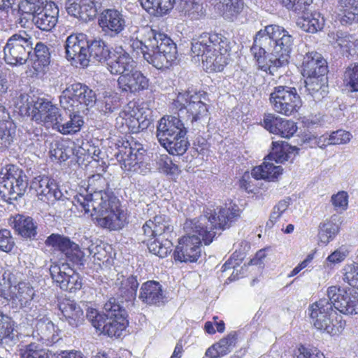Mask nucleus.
<instances>
[{
	"instance_id": "obj_36",
	"label": "nucleus",
	"mask_w": 358,
	"mask_h": 358,
	"mask_svg": "<svg viewBox=\"0 0 358 358\" xmlns=\"http://www.w3.org/2000/svg\"><path fill=\"white\" fill-rule=\"evenodd\" d=\"M305 84L306 91L315 102L321 101L329 93L326 76L306 78Z\"/></svg>"
},
{
	"instance_id": "obj_28",
	"label": "nucleus",
	"mask_w": 358,
	"mask_h": 358,
	"mask_svg": "<svg viewBox=\"0 0 358 358\" xmlns=\"http://www.w3.org/2000/svg\"><path fill=\"white\" fill-rule=\"evenodd\" d=\"M264 126L271 133L286 138L292 136L297 130V127L294 121L274 117L271 115L264 117Z\"/></svg>"
},
{
	"instance_id": "obj_60",
	"label": "nucleus",
	"mask_w": 358,
	"mask_h": 358,
	"mask_svg": "<svg viewBox=\"0 0 358 358\" xmlns=\"http://www.w3.org/2000/svg\"><path fill=\"white\" fill-rule=\"evenodd\" d=\"M15 282V275L9 271H5L0 277V296L7 299L9 296L10 289Z\"/></svg>"
},
{
	"instance_id": "obj_40",
	"label": "nucleus",
	"mask_w": 358,
	"mask_h": 358,
	"mask_svg": "<svg viewBox=\"0 0 358 358\" xmlns=\"http://www.w3.org/2000/svg\"><path fill=\"white\" fill-rule=\"evenodd\" d=\"M300 15L301 17L298 20L297 25L304 31L313 34L323 29L325 21L320 13L306 11Z\"/></svg>"
},
{
	"instance_id": "obj_14",
	"label": "nucleus",
	"mask_w": 358,
	"mask_h": 358,
	"mask_svg": "<svg viewBox=\"0 0 358 358\" xmlns=\"http://www.w3.org/2000/svg\"><path fill=\"white\" fill-rule=\"evenodd\" d=\"M20 98L22 102L27 103L26 105L23 103V106L27 110H31L36 121L43 122L55 129L59 118L62 115L55 105H53L51 101L41 98H36V100L31 98L29 100L27 94H21Z\"/></svg>"
},
{
	"instance_id": "obj_59",
	"label": "nucleus",
	"mask_w": 358,
	"mask_h": 358,
	"mask_svg": "<svg viewBox=\"0 0 358 358\" xmlns=\"http://www.w3.org/2000/svg\"><path fill=\"white\" fill-rule=\"evenodd\" d=\"M289 204H290V199L289 198H287L285 199L280 201L278 203V204H276L273 208L272 212L270 215L269 220L266 223V226L268 227H272L273 225L280 217L282 214L287 209Z\"/></svg>"
},
{
	"instance_id": "obj_1",
	"label": "nucleus",
	"mask_w": 358,
	"mask_h": 358,
	"mask_svg": "<svg viewBox=\"0 0 358 358\" xmlns=\"http://www.w3.org/2000/svg\"><path fill=\"white\" fill-rule=\"evenodd\" d=\"M239 217L238 209L221 208L215 210L207 208L199 218L187 220L184 230L187 234L178 241L173 255L180 262H194L201 255V241L209 245L217 234L230 227L232 222Z\"/></svg>"
},
{
	"instance_id": "obj_54",
	"label": "nucleus",
	"mask_w": 358,
	"mask_h": 358,
	"mask_svg": "<svg viewBox=\"0 0 358 358\" xmlns=\"http://www.w3.org/2000/svg\"><path fill=\"white\" fill-rule=\"evenodd\" d=\"M116 120L117 124H121L122 127L125 124L128 128L127 131L132 133H137L140 129H143L147 127L144 125L143 122L141 124L138 118L125 112L120 113V116ZM125 132H127V131H125Z\"/></svg>"
},
{
	"instance_id": "obj_35",
	"label": "nucleus",
	"mask_w": 358,
	"mask_h": 358,
	"mask_svg": "<svg viewBox=\"0 0 358 358\" xmlns=\"http://www.w3.org/2000/svg\"><path fill=\"white\" fill-rule=\"evenodd\" d=\"M272 148L267 155V159L274 161L276 163H282L292 159L298 154L299 148L291 146L287 142H272Z\"/></svg>"
},
{
	"instance_id": "obj_37",
	"label": "nucleus",
	"mask_w": 358,
	"mask_h": 358,
	"mask_svg": "<svg viewBox=\"0 0 358 358\" xmlns=\"http://www.w3.org/2000/svg\"><path fill=\"white\" fill-rule=\"evenodd\" d=\"M10 118L9 113L0 104V150L7 148L14 138L15 131Z\"/></svg>"
},
{
	"instance_id": "obj_12",
	"label": "nucleus",
	"mask_w": 358,
	"mask_h": 358,
	"mask_svg": "<svg viewBox=\"0 0 358 358\" xmlns=\"http://www.w3.org/2000/svg\"><path fill=\"white\" fill-rule=\"evenodd\" d=\"M32 45V37L25 31L13 34L3 48L5 62L13 66L25 64L31 57Z\"/></svg>"
},
{
	"instance_id": "obj_29",
	"label": "nucleus",
	"mask_w": 358,
	"mask_h": 358,
	"mask_svg": "<svg viewBox=\"0 0 358 358\" xmlns=\"http://www.w3.org/2000/svg\"><path fill=\"white\" fill-rule=\"evenodd\" d=\"M64 320L73 327L81 325L85 320L84 312L76 301L70 299H64L58 304Z\"/></svg>"
},
{
	"instance_id": "obj_9",
	"label": "nucleus",
	"mask_w": 358,
	"mask_h": 358,
	"mask_svg": "<svg viewBox=\"0 0 358 358\" xmlns=\"http://www.w3.org/2000/svg\"><path fill=\"white\" fill-rule=\"evenodd\" d=\"M28 187V180L24 171L17 166L8 164L0 170V195L11 203L22 197Z\"/></svg>"
},
{
	"instance_id": "obj_4",
	"label": "nucleus",
	"mask_w": 358,
	"mask_h": 358,
	"mask_svg": "<svg viewBox=\"0 0 358 358\" xmlns=\"http://www.w3.org/2000/svg\"><path fill=\"white\" fill-rule=\"evenodd\" d=\"M191 50L201 57L203 66L210 71H222L228 63L231 51L229 39L221 34L203 33L193 39Z\"/></svg>"
},
{
	"instance_id": "obj_57",
	"label": "nucleus",
	"mask_w": 358,
	"mask_h": 358,
	"mask_svg": "<svg viewBox=\"0 0 358 358\" xmlns=\"http://www.w3.org/2000/svg\"><path fill=\"white\" fill-rule=\"evenodd\" d=\"M236 336V333L232 331L226 337L221 339L218 343H215V346L217 348L222 356L229 353L235 347L237 340Z\"/></svg>"
},
{
	"instance_id": "obj_11",
	"label": "nucleus",
	"mask_w": 358,
	"mask_h": 358,
	"mask_svg": "<svg viewBox=\"0 0 358 358\" xmlns=\"http://www.w3.org/2000/svg\"><path fill=\"white\" fill-rule=\"evenodd\" d=\"M121 167L126 171L145 174L150 170L146 150L136 141H127L116 155Z\"/></svg>"
},
{
	"instance_id": "obj_8",
	"label": "nucleus",
	"mask_w": 358,
	"mask_h": 358,
	"mask_svg": "<svg viewBox=\"0 0 358 358\" xmlns=\"http://www.w3.org/2000/svg\"><path fill=\"white\" fill-rule=\"evenodd\" d=\"M108 182L105 178L97 174L89 178L87 190L90 194L85 195L78 194L74 196L73 203L80 211L88 214L93 209H100L101 203L106 205V202L115 200L113 192L108 189Z\"/></svg>"
},
{
	"instance_id": "obj_63",
	"label": "nucleus",
	"mask_w": 358,
	"mask_h": 358,
	"mask_svg": "<svg viewBox=\"0 0 358 358\" xmlns=\"http://www.w3.org/2000/svg\"><path fill=\"white\" fill-rule=\"evenodd\" d=\"M344 281L350 285L358 288V264L347 265L344 268Z\"/></svg>"
},
{
	"instance_id": "obj_10",
	"label": "nucleus",
	"mask_w": 358,
	"mask_h": 358,
	"mask_svg": "<svg viewBox=\"0 0 358 358\" xmlns=\"http://www.w3.org/2000/svg\"><path fill=\"white\" fill-rule=\"evenodd\" d=\"M96 101V93L80 83L67 86L59 96L61 107L69 111H84L88 107H92Z\"/></svg>"
},
{
	"instance_id": "obj_19",
	"label": "nucleus",
	"mask_w": 358,
	"mask_h": 358,
	"mask_svg": "<svg viewBox=\"0 0 358 358\" xmlns=\"http://www.w3.org/2000/svg\"><path fill=\"white\" fill-rule=\"evenodd\" d=\"M127 18L122 10L104 9L99 16L98 24L106 36L115 37L121 34L127 27Z\"/></svg>"
},
{
	"instance_id": "obj_56",
	"label": "nucleus",
	"mask_w": 358,
	"mask_h": 358,
	"mask_svg": "<svg viewBox=\"0 0 358 358\" xmlns=\"http://www.w3.org/2000/svg\"><path fill=\"white\" fill-rule=\"evenodd\" d=\"M81 4V20L87 21L93 19L96 13L97 9L100 7L101 0H80Z\"/></svg>"
},
{
	"instance_id": "obj_48",
	"label": "nucleus",
	"mask_w": 358,
	"mask_h": 358,
	"mask_svg": "<svg viewBox=\"0 0 358 358\" xmlns=\"http://www.w3.org/2000/svg\"><path fill=\"white\" fill-rule=\"evenodd\" d=\"M139 283L136 276L131 275L127 279L123 280L119 289L120 295L125 299V301H132L136 296L137 289Z\"/></svg>"
},
{
	"instance_id": "obj_22",
	"label": "nucleus",
	"mask_w": 358,
	"mask_h": 358,
	"mask_svg": "<svg viewBox=\"0 0 358 358\" xmlns=\"http://www.w3.org/2000/svg\"><path fill=\"white\" fill-rule=\"evenodd\" d=\"M106 63L110 73L120 76L135 67L133 58L122 46L113 50Z\"/></svg>"
},
{
	"instance_id": "obj_53",
	"label": "nucleus",
	"mask_w": 358,
	"mask_h": 358,
	"mask_svg": "<svg viewBox=\"0 0 358 358\" xmlns=\"http://www.w3.org/2000/svg\"><path fill=\"white\" fill-rule=\"evenodd\" d=\"M50 49L42 42H38L34 48V64L38 67H45L50 63Z\"/></svg>"
},
{
	"instance_id": "obj_42",
	"label": "nucleus",
	"mask_w": 358,
	"mask_h": 358,
	"mask_svg": "<svg viewBox=\"0 0 358 358\" xmlns=\"http://www.w3.org/2000/svg\"><path fill=\"white\" fill-rule=\"evenodd\" d=\"M142 7L152 15L162 16L170 11L176 0H140Z\"/></svg>"
},
{
	"instance_id": "obj_33",
	"label": "nucleus",
	"mask_w": 358,
	"mask_h": 358,
	"mask_svg": "<svg viewBox=\"0 0 358 358\" xmlns=\"http://www.w3.org/2000/svg\"><path fill=\"white\" fill-rule=\"evenodd\" d=\"M89 46L87 50L88 64L92 60L94 62L104 63L110 56L111 51L108 44L101 38L88 40Z\"/></svg>"
},
{
	"instance_id": "obj_64",
	"label": "nucleus",
	"mask_w": 358,
	"mask_h": 358,
	"mask_svg": "<svg viewBox=\"0 0 358 358\" xmlns=\"http://www.w3.org/2000/svg\"><path fill=\"white\" fill-rule=\"evenodd\" d=\"M352 137L350 132L339 129L333 131L328 137V143L330 145H340L348 143Z\"/></svg>"
},
{
	"instance_id": "obj_21",
	"label": "nucleus",
	"mask_w": 358,
	"mask_h": 358,
	"mask_svg": "<svg viewBox=\"0 0 358 358\" xmlns=\"http://www.w3.org/2000/svg\"><path fill=\"white\" fill-rule=\"evenodd\" d=\"M117 85L121 92L136 94L148 87L149 80L134 67L131 71L119 76Z\"/></svg>"
},
{
	"instance_id": "obj_26",
	"label": "nucleus",
	"mask_w": 358,
	"mask_h": 358,
	"mask_svg": "<svg viewBox=\"0 0 358 358\" xmlns=\"http://www.w3.org/2000/svg\"><path fill=\"white\" fill-rule=\"evenodd\" d=\"M59 8L54 2H49L34 15L31 21L36 28L43 31H50L58 21Z\"/></svg>"
},
{
	"instance_id": "obj_50",
	"label": "nucleus",
	"mask_w": 358,
	"mask_h": 358,
	"mask_svg": "<svg viewBox=\"0 0 358 358\" xmlns=\"http://www.w3.org/2000/svg\"><path fill=\"white\" fill-rule=\"evenodd\" d=\"M223 17L229 20L234 21L240 15L244 8L243 0H224L222 3Z\"/></svg>"
},
{
	"instance_id": "obj_15",
	"label": "nucleus",
	"mask_w": 358,
	"mask_h": 358,
	"mask_svg": "<svg viewBox=\"0 0 358 358\" xmlns=\"http://www.w3.org/2000/svg\"><path fill=\"white\" fill-rule=\"evenodd\" d=\"M333 307L341 313L352 315L358 314V292L353 289L329 287L327 291Z\"/></svg>"
},
{
	"instance_id": "obj_49",
	"label": "nucleus",
	"mask_w": 358,
	"mask_h": 358,
	"mask_svg": "<svg viewBox=\"0 0 358 358\" xmlns=\"http://www.w3.org/2000/svg\"><path fill=\"white\" fill-rule=\"evenodd\" d=\"M49 152L52 159L60 162L66 161L73 153L72 148L68 146L65 143L60 141L51 143Z\"/></svg>"
},
{
	"instance_id": "obj_27",
	"label": "nucleus",
	"mask_w": 358,
	"mask_h": 358,
	"mask_svg": "<svg viewBox=\"0 0 358 358\" xmlns=\"http://www.w3.org/2000/svg\"><path fill=\"white\" fill-rule=\"evenodd\" d=\"M9 222L15 234L22 238L27 240L36 239L38 224L31 217L17 214L10 218Z\"/></svg>"
},
{
	"instance_id": "obj_47",
	"label": "nucleus",
	"mask_w": 358,
	"mask_h": 358,
	"mask_svg": "<svg viewBox=\"0 0 358 358\" xmlns=\"http://www.w3.org/2000/svg\"><path fill=\"white\" fill-rule=\"evenodd\" d=\"M17 289L15 298L18 301L20 308L28 307L34 301L35 290L29 283L19 282Z\"/></svg>"
},
{
	"instance_id": "obj_7",
	"label": "nucleus",
	"mask_w": 358,
	"mask_h": 358,
	"mask_svg": "<svg viewBox=\"0 0 358 358\" xmlns=\"http://www.w3.org/2000/svg\"><path fill=\"white\" fill-rule=\"evenodd\" d=\"M191 132L187 126L178 115L164 116L159 122L157 137L161 144L170 154L182 155L187 150L189 142L186 135Z\"/></svg>"
},
{
	"instance_id": "obj_16",
	"label": "nucleus",
	"mask_w": 358,
	"mask_h": 358,
	"mask_svg": "<svg viewBox=\"0 0 358 358\" xmlns=\"http://www.w3.org/2000/svg\"><path fill=\"white\" fill-rule=\"evenodd\" d=\"M333 308L328 297L321 299L310 306L308 310L310 322L316 329L331 334L335 333L333 317L336 315V311Z\"/></svg>"
},
{
	"instance_id": "obj_45",
	"label": "nucleus",
	"mask_w": 358,
	"mask_h": 358,
	"mask_svg": "<svg viewBox=\"0 0 358 358\" xmlns=\"http://www.w3.org/2000/svg\"><path fill=\"white\" fill-rule=\"evenodd\" d=\"M178 9L192 20H198L204 15L203 7L199 0H179Z\"/></svg>"
},
{
	"instance_id": "obj_13",
	"label": "nucleus",
	"mask_w": 358,
	"mask_h": 358,
	"mask_svg": "<svg viewBox=\"0 0 358 358\" xmlns=\"http://www.w3.org/2000/svg\"><path fill=\"white\" fill-rule=\"evenodd\" d=\"M270 103L278 113L290 116L301 106V100L295 87L277 86L270 94Z\"/></svg>"
},
{
	"instance_id": "obj_38",
	"label": "nucleus",
	"mask_w": 358,
	"mask_h": 358,
	"mask_svg": "<svg viewBox=\"0 0 358 358\" xmlns=\"http://www.w3.org/2000/svg\"><path fill=\"white\" fill-rule=\"evenodd\" d=\"M337 8L343 25L358 22V0H337Z\"/></svg>"
},
{
	"instance_id": "obj_23",
	"label": "nucleus",
	"mask_w": 358,
	"mask_h": 358,
	"mask_svg": "<svg viewBox=\"0 0 358 358\" xmlns=\"http://www.w3.org/2000/svg\"><path fill=\"white\" fill-rule=\"evenodd\" d=\"M114 200L106 201V206L101 203L99 210L91 208L90 215H96L95 218L99 225L110 230H117L122 227V222L120 213L112 209L110 203Z\"/></svg>"
},
{
	"instance_id": "obj_46",
	"label": "nucleus",
	"mask_w": 358,
	"mask_h": 358,
	"mask_svg": "<svg viewBox=\"0 0 358 358\" xmlns=\"http://www.w3.org/2000/svg\"><path fill=\"white\" fill-rule=\"evenodd\" d=\"M21 358H53L55 354L40 343L31 342L20 350Z\"/></svg>"
},
{
	"instance_id": "obj_24",
	"label": "nucleus",
	"mask_w": 358,
	"mask_h": 358,
	"mask_svg": "<svg viewBox=\"0 0 358 358\" xmlns=\"http://www.w3.org/2000/svg\"><path fill=\"white\" fill-rule=\"evenodd\" d=\"M301 69L302 75L306 78L325 76L328 71L326 60L317 52H307L303 56Z\"/></svg>"
},
{
	"instance_id": "obj_44",
	"label": "nucleus",
	"mask_w": 358,
	"mask_h": 358,
	"mask_svg": "<svg viewBox=\"0 0 358 358\" xmlns=\"http://www.w3.org/2000/svg\"><path fill=\"white\" fill-rule=\"evenodd\" d=\"M141 241L146 243L149 251L159 257H165L171 251L172 243L167 239L164 242L160 241L158 237H144Z\"/></svg>"
},
{
	"instance_id": "obj_52",
	"label": "nucleus",
	"mask_w": 358,
	"mask_h": 358,
	"mask_svg": "<svg viewBox=\"0 0 358 358\" xmlns=\"http://www.w3.org/2000/svg\"><path fill=\"white\" fill-rule=\"evenodd\" d=\"M339 231V227L332 220L320 224L318 236L320 241L327 244L334 238Z\"/></svg>"
},
{
	"instance_id": "obj_25",
	"label": "nucleus",
	"mask_w": 358,
	"mask_h": 358,
	"mask_svg": "<svg viewBox=\"0 0 358 358\" xmlns=\"http://www.w3.org/2000/svg\"><path fill=\"white\" fill-rule=\"evenodd\" d=\"M32 337L45 346L52 345L60 339L56 326L50 320L44 317L38 320Z\"/></svg>"
},
{
	"instance_id": "obj_55",
	"label": "nucleus",
	"mask_w": 358,
	"mask_h": 358,
	"mask_svg": "<svg viewBox=\"0 0 358 358\" xmlns=\"http://www.w3.org/2000/svg\"><path fill=\"white\" fill-rule=\"evenodd\" d=\"M18 13L20 17L17 20V23L22 27H26L27 23L33 20L34 15L38 13V10L34 8V7L29 6L27 3L21 0L17 5Z\"/></svg>"
},
{
	"instance_id": "obj_3",
	"label": "nucleus",
	"mask_w": 358,
	"mask_h": 358,
	"mask_svg": "<svg viewBox=\"0 0 358 358\" xmlns=\"http://www.w3.org/2000/svg\"><path fill=\"white\" fill-rule=\"evenodd\" d=\"M143 31L141 39L131 38V48L156 69H168L177 57L176 44L167 35L152 29Z\"/></svg>"
},
{
	"instance_id": "obj_41",
	"label": "nucleus",
	"mask_w": 358,
	"mask_h": 358,
	"mask_svg": "<svg viewBox=\"0 0 358 358\" xmlns=\"http://www.w3.org/2000/svg\"><path fill=\"white\" fill-rule=\"evenodd\" d=\"M282 171L281 166H275L270 162H264L262 165L255 167L251 175L257 180L264 179L268 181H275L282 174Z\"/></svg>"
},
{
	"instance_id": "obj_32",
	"label": "nucleus",
	"mask_w": 358,
	"mask_h": 358,
	"mask_svg": "<svg viewBox=\"0 0 358 358\" xmlns=\"http://www.w3.org/2000/svg\"><path fill=\"white\" fill-rule=\"evenodd\" d=\"M67 115H62L55 129L59 133L67 135L76 134L80 131L84 124L83 118L79 115L80 112L69 111Z\"/></svg>"
},
{
	"instance_id": "obj_58",
	"label": "nucleus",
	"mask_w": 358,
	"mask_h": 358,
	"mask_svg": "<svg viewBox=\"0 0 358 358\" xmlns=\"http://www.w3.org/2000/svg\"><path fill=\"white\" fill-rule=\"evenodd\" d=\"M282 5L298 15L309 10L313 0H280Z\"/></svg>"
},
{
	"instance_id": "obj_62",
	"label": "nucleus",
	"mask_w": 358,
	"mask_h": 358,
	"mask_svg": "<svg viewBox=\"0 0 358 358\" xmlns=\"http://www.w3.org/2000/svg\"><path fill=\"white\" fill-rule=\"evenodd\" d=\"M159 169L166 174L173 175L178 172V166L173 164L168 155H161L157 160Z\"/></svg>"
},
{
	"instance_id": "obj_2",
	"label": "nucleus",
	"mask_w": 358,
	"mask_h": 358,
	"mask_svg": "<svg viewBox=\"0 0 358 358\" xmlns=\"http://www.w3.org/2000/svg\"><path fill=\"white\" fill-rule=\"evenodd\" d=\"M294 39L282 27L269 24L257 32L251 47L258 69L274 76L289 63Z\"/></svg>"
},
{
	"instance_id": "obj_20",
	"label": "nucleus",
	"mask_w": 358,
	"mask_h": 358,
	"mask_svg": "<svg viewBox=\"0 0 358 358\" xmlns=\"http://www.w3.org/2000/svg\"><path fill=\"white\" fill-rule=\"evenodd\" d=\"M31 188L36 192L38 199L43 201L53 203L55 201L63 200V194L58 185L55 180L48 176L36 177L31 182Z\"/></svg>"
},
{
	"instance_id": "obj_17",
	"label": "nucleus",
	"mask_w": 358,
	"mask_h": 358,
	"mask_svg": "<svg viewBox=\"0 0 358 358\" xmlns=\"http://www.w3.org/2000/svg\"><path fill=\"white\" fill-rule=\"evenodd\" d=\"M49 270L52 279L62 290L75 293L81 289L83 282L80 276L66 264L54 263Z\"/></svg>"
},
{
	"instance_id": "obj_18",
	"label": "nucleus",
	"mask_w": 358,
	"mask_h": 358,
	"mask_svg": "<svg viewBox=\"0 0 358 358\" xmlns=\"http://www.w3.org/2000/svg\"><path fill=\"white\" fill-rule=\"evenodd\" d=\"M87 46L88 39L85 34L80 33L69 36L65 43L66 58L76 66H88Z\"/></svg>"
},
{
	"instance_id": "obj_6",
	"label": "nucleus",
	"mask_w": 358,
	"mask_h": 358,
	"mask_svg": "<svg viewBox=\"0 0 358 358\" xmlns=\"http://www.w3.org/2000/svg\"><path fill=\"white\" fill-rule=\"evenodd\" d=\"M127 313L115 298H110L105 304L102 313L92 308L86 312V318L101 334L108 337L118 338L128 325Z\"/></svg>"
},
{
	"instance_id": "obj_39",
	"label": "nucleus",
	"mask_w": 358,
	"mask_h": 358,
	"mask_svg": "<svg viewBox=\"0 0 358 358\" xmlns=\"http://www.w3.org/2000/svg\"><path fill=\"white\" fill-rule=\"evenodd\" d=\"M328 36L348 55H355L358 53V40L353 35L339 31L331 32Z\"/></svg>"
},
{
	"instance_id": "obj_43",
	"label": "nucleus",
	"mask_w": 358,
	"mask_h": 358,
	"mask_svg": "<svg viewBox=\"0 0 358 358\" xmlns=\"http://www.w3.org/2000/svg\"><path fill=\"white\" fill-rule=\"evenodd\" d=\"M58 250L73 264H83V252L80 250L78 245L71 241L68 237H63Z\"/></svg>"
},
{
	"instance_id": "obj_5",
	"label": "nucleus",
	"mask_w": 358,
	"mask_h": 358,
	"mask_svg": "<svg viewBox=\"0 0 358 358\" xmlns=\"http://www.w3.org/2000/svg\"><path fill=\"white\" fill-rule=\"evenodd\" d=\"M206 100V92L186 90L179 92L172 103L173 108L178 110V115L187 126L189 124L194 134L203 129L210 119Z\"/></svg>"
},
{
	"instance_id": "obj_31",
	"label": "nucleus",
	"mask_w": 358,
	"mask_h": 358,
	"mask_svg": "<svg viewBox=\"0 0 358 358\" xmlns=\"http://www.w3.org/2000/svg\"><path fill=\"white\" fill-rule=\"evenodd\" d=\"M143 236L149 238L159 237L172 231L169 219L165 215H156L153 220H148L143 226Z\"/></svg>"
},
{
	"instance_id": "obj_51",
	"label": "nucleus",
	"mask_w": 358,
	"mask_h": 358,
	"mask_svg": "<svg viewBox=\"0 0 358 358\" xmlns=\"http://www.w3.org/2000/svg\"><path fill=\"white\" fill-rule=\"evenodd\" d=\"M343 84L348 92H358V63L351 64L345 69Z\"/></svg>"
},
{
	"instance_id": "obj_34",
	"label": "nucleus",
	"mask_w": 358,
	"mask_h": 358,
	"mask_svg": "<svg viewBox=\"0 0 358 358\" xmlns=\"http://www.w3.org/2000/svg\"><path fill=\"white\" fill-rule=\"evenodd\" d=\"M18 340V332L15 329L14 321L0 310V343L13 346Z\"/></svg>"
},
{
	"instance_id": "obj_30",
	"label": "nucleus",
	"mask_w": 358,
	"mask_h": 358,
	"mask_svg": "<svg viewBox=\"0 0 358 358\" xmlns=\"http://www.w3.org/2000/svg\"><path fill=\"white\" fill-rule=\"evenodd\" d=\"M139 299L148 305H159L164 302L162 285L155 280H149L142 284L139 290Z\"/></svg>"
},
{
	"instance_id": "obj_61",
	"label": "nucleus",
	"mask_w": 358,
	"mask_h": 358,
	"mask_svg": "<svg viewBox=\"0 0 358 358\" xmlns=\"http://www.w3.org/2000/svg\"><path fill=\"white\" fill-rule=\"evenodd\" d=\"M348 194L345 191H340L337 194H333L331 201L336 211L343 213L348 209Z\"/></svg>"
}]
</instances>
